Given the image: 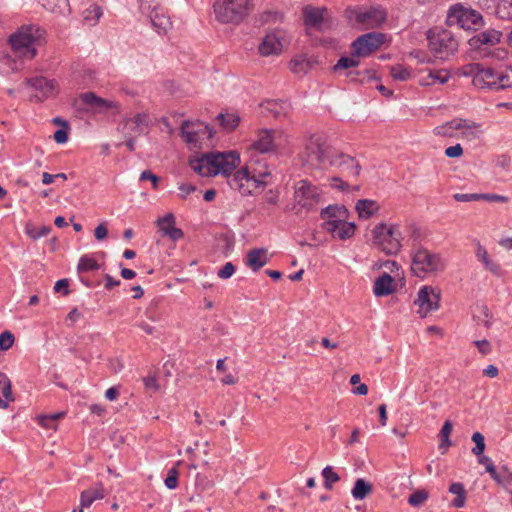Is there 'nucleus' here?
Masks as SVG:
<instances>
[{
  "instance_id": "obj_1",
  "label": "nucleus",
  "mask_w": 512,
  "mask_h": 512,
  "mask_svg": "<svg viewBox=\"0 0 512 512\" xmlns=\"http://www.w3.org/2000/svg\"><path fill=\"white\" fill-rule=\"evenodd\" d=\"M41 32L35 25L22 26L9 36L8 43L19 58L32 60L37 55L34 45L39 41Z\"/></svg>"
},
{
  "instance_id": "obj_2",
  "label": "nucleus",
  "mask_w": 512,
  "mask_h": 512,
  "mask_svg": "<svg viewBox=\"0 0 512 512\" xmlns=\"http://www.w3.org/2000/svg\"><path fill=\"white\" fill-rule=\"evenodd\" d=\"M253 6V0H217L214 12L221 23L239 24L250 14Z\"/></svg>"
},
{
  "instance_id": "obj_3",
  "label": "nucleus",
  "mask_w": 512,
  "mask_h": 512,
  "mask_svg": "<svg viewBox=\"0 0 512 512\" xmlns=\"http://www.w3.org/2000/svg\"><path fill=\"white\" fill-rule=\"evenodd\" d=\"M445 267L446 261L439 253H434L421 246L412 252L411 270L418 277H421L422 274L442 272Z\"/></svg>"
},
{
  "instance_id": "obj_4",
  "label": "nucleus",
  "mask_w": 512,
  "mask_h": 512,
  "mask_svg": "<svg viewBox=\"0 0 512 512\" xmlns=\"http://www.w3.org/2000/svg\"><path fill=\"white\" fill-rule=\"evenodd\" d=\"M334 148L326 146L321 136H311L306 144L301 159L303 164L310 165L314 168L326 169L330 156Z\"/></svg>"
},
{
  "instance_id": "obj_5",
  "label": "nucleus",
  "mask_w": 512,
  "mask_h": 512,
  "mask_svg": "<svg viewBox=\"0 0 512 512\" xmlns=\"http://www.w3.org/2000/svg\"><path fill=\"white\" fill-rule=\"evenodd\" d=\"M373 243L387 255L397 254L401 248V232L396 225L377 224L372 230Z\"/></svg>"
},
{
  "instance_id": "obj_6",
  "label": "nucleus",
  "mask_w": 512,
  "mask_h": 512,
  "mask_svg": "<svg viewBox=\"0 0 512 512\" xmlns=\"http://www.w3.org/2000/svg\"><path fill=\"white\" fill-rule=\"evenodd\" d=\"M429 48L434 57L446 60L453 55L458 49V42L454 38L452 32L448 30H441L435 32L429 30L428 32Z\"/></svg>"
},
{
  "instance_id": "obj_7",
  "label": "nucleus",
  "mask_w": 512,
  "mask_h": 512,
  "mask_svg": "<svg viewBox=\"0 0 512 512\" xmlns=\"http://www.w3.org/2000/svg\"><path fill=\"white\" fill-rule=\"evenodd\" d=\"M464 76L472 77V83L480 89H497L498 70L491 67H484L480 63H471L461 68Z\"/></svg>"
},
{
  "instance_id": "obj_8",
  "label": "nucleus",
  "mask_w": 512,
  "mask_h": 512,
  "mask_svg": "<svg viewBox=\"0 0 512 512\" xmlns=\"http://www.w3.org/2000/svg\"><path fill=\"white\" fill-rule=\"evenodd\" d=\"M447 23L465 30H478L483 25V17L475 10L455 5L448 12Z\"/></svg>"
},
{
  "instance_id": "obj_9",
  "label": "nucleus",
  "mask_w": 512,
  "mask_h": 512,
  "mask_svg": "<svg viewBox=\"0 0 512 512\" xmlns=\"http://www.w3.org/2000/svg\"><path fill=\"white\" fill-rule=\"evenodd\" d=\"M385 41L383 33L370 32L359 36L351 44V55L366 57L380 48Z\"/></svg>"
},
{
  "instance_id": "obj_10",
  "label": "nucleus",
  "mask_w": 512,
  "mask_h": 512,
  "mask_svg": "<svg viewBox=\"0 0 512 512\" xmlns=\"http://www.w3.org/2000/svg\"><path fill=\"white\" fill-rule=\"evenodd\" d=\"M295 199L297 203L309 211L316 209L322 200L321 190L312 185L307 180H301L297 183L295 189Z\"/></svg>"
},
{
  "instance_id": "obj_11",
  "label": "nucleus",
  "mask_w": 512,
  "mask_h": 512,
  "mask_svg": "<svg viewBox=\"0 0 512 512\" xmlns=\"http://www.w3.org/2000/svg\"><path fill=\"white\" fill-rule=\"evenodd\" d=\"M329 166L338 168L345 177L357 178L361 171V165L355 158L336 149L328 160L327 168Z\"/></svg>"
},
{
  "instance_id": "obj_12",
  "label": "nucleus",
  "mask_w": 512,
  "mask_h": 512,
  "mask_svg": "<svg viewBox=\"0 0 512 512\" xmlns=\"http://www.w3.org/2000/svg\"><path fill=\"white\" fill-rule=\"evenodd\" d=\"M440 291L431 286L420 288L414 305L419 307L418 313L421 317H426L428 313L439 308Z\"/></svg>"
},
{
  "instance_id": "obj_13",
  "label": "nucleus",
  "mask_w": 512,
  "mask_h": 512,
  "mask_svg": "<svg viewBox=\"0 0 512 512\" xmlns=\"http://www.w3.org/2000/svg\"><path fill=\"white\" fill-rule=\"evenodd\" d=\"M212 154V162L210 164L213 166L214 170L212 171L215 175L223 174L230 175L236 167L240 164V156L236 151H229L225 153H213Z\"/></svg>"
},
{
  "instance_id": "obj_14",
  "label": "nucleus",
  "mask_w": 512,
  "mask_h": 512,
  "mask_svg": "<svg viewBox=\"0 0 512 512\" xmlns=\"http://www.w3.org/2000/svg\"><path fill=\"white\" fill-rule=\"evenodd\" d=\"M387 14L380 7H370L369 9H358L355 11V20L365 29H373L379 27L385 22Z\"/></svg>"
},
{
  "instance_id": "obj_15",
  "label": "nucleus",
  "mask_w": 512,
  "mask_h": 512,
  "mask_svg": "<svg viewBox=\"0 0 512 512\" xmlns=\"http://www.w3.org/2000/svg\"><path fill=\"white\" fill-rule=\"evenodd\" d=\"M272 175L270 171L265 167L262 169H258L251 165L250 176L249 179H246V187L243 189V196L252 195L253 192L258 188H264L267 185L271 184L270 179Z\"/></svg>"
},
{
  "instance_id": "obj_16",
  "label": "nucleus",
  "mask_w": 512,
  "mask_h": 512,
  "mask_svg": "<svg viewBox=\"0 0 512 512\" xmlns=\"http://www.w3.org/2000/svg\"><path fill=\"white\" fill-rule=\"evenodd\" d=\"M283 33L279 30L267 33L259 44L258 51L262 56L277 55L282 51Z\"/></svg>"
},
{
  "instance_id": "obj_17",
  "label": "nucleus",
  "mask_w": 512,
  "mask_h": 512,
  "mask_svg": "<svg viewBox=\"0 0 512 512\" xmlns=\"http://www.w3.org/2000/svg\"><path fill=\"white\" fill-rule=\"evenodd\" d=\"M322 228L331 233L334 238L346 240L355 234L356 225L353 222H347L346 219L342 222L339 221H324Z\"/></svg>"
},
{
  "instance_id": "obj_18",
  "label": "nucleus",
  "mask_w": 512,
  "mask_h": 512,
  "mask_svg": "<svg viewBox=\"0 0 512 512\" xmlns=\"http://www.w3.org/2000/svg\"><path fill=\"white\" fill-rule=\"evenodd\" d=\"M204 131L208 133L209 139L213 137L212 129L206 124L186 120L181 125V134L187 143H196L200 139L199 134Z\"/></svg>"
},
{
  "instance_id": "obj_19",
  "label": "nucleus",
  "mask_w": 512,
  "mask_h": 512,
  "mask_svg": "<svg viewBox=\"0 0 512 512\" xmlns=\"http://www.w3.org/2000/svg\"><path fill=\"white\" fill-rule=\"evenodd\" d=\"M79 99L83 104L94 109L96 112H105L109 109H118L119 105L117 102L110 101L97 96L94 92H85L79 95Z\"/></svg>"
},
{
  "instance_id": "obj_20",
  "label": "nucleus",
  "mask_w": 512,
  "mask_h": 512,
  "mask_svg": "<svg viewBox=\"0 0 512 512\" xmlns=\"http://www.w3.org/2000/svg\"><path fill=\"white\" fill-rule=\"evenodd\" d=\"M149 125V117L145 113H138L133 118L126 119L121 127V132L124 136L136 137L144 132V129Z\"/></svg>"
},
{
  "instance_id": "obj_21",
  "label": "nucleus",
  "mask_w": 512,
  "mask_h": 512,
  "mask_svg": "<svg viewBox=\"0 0 512 512\" xmlns=\"http://www.w3.org/2000/svg\"><path fill=\"white\" fill-rule=\"evenodd\" d=\"M277 135L280 132L277 130H263L259 133L258 139L252 144V148L259 151L260 153H268L275 151L277 148Z\"/></svg>"
},
{
  "instance_id": "obj_22",
  "label": "nucleus",
  "mask_w": 512,
  "mask_h": 512,
  "mask_svg": "<svg viewBox=\"0 0 512 512\" xmlns=\"http://www.w3.org/2000/svg\"><path fill=\"white\" fill-rule=\"evenodd\" d=\"M28 84L31 85L35 90L38 91L33 97L37 101H42L52 95L54 90L53 81L48 80L45 77H35L27 80Z\"/></svg>"
},
{
  "instance_id": "obj_23",
  "label": "nucleus",
  "mask_w": 512,
  "mask_h": 512,
  "mask_svg": "<svg viewBox=\"0 0 512 512\" xmlns=\"http://www.w3.org/2000/svg\"><path fill=\"white\" fill-rule=\"evenodd\" d=\"M327 11L326 8H317L312 6H306L303 9L304 24L308 27H312L321 30V25L324 20V13Z\"/></svg>"
},
{
  "instance_id": "obj_24",
  "label": "nucleus",
  "mask_w": 512,
  "mask_h": 512,
  "mask_svg": "<svg viewBox=\"0 0 512 512\" xmlns=\"http://www.w3.org/2000/svg\"><path fill=\"white\" fill-rule=\"evenodd\" d=\"M152 26L159 34H165L171 26L169 16L165 15L159 4L153 6V13L148 16Z\"/></svg>"
},
{
  "instance_id": "obj_25",
  "label": "nucleus",
  "mask_w": 512,
  "mask_h": 512,
  "mask_svg": "<svg viewBox=\"0 0 512 512\" xmlns=\"http://www.w3.org/2000/svg\"><path fill=\"white\" fill-rule=\"evenodd\" d=\"M212 161V154L206 153L199 158L190 159L189 165L196 173L201 176H215V174L212 172L214 168L210 164Z\"/></svg>"
},
{
  "instance_id": "obj_26",
  "label": "nucleus",
  "mask_w": 512,
  "mask_h": 512,
  "mask_svg": "<svg viewBox=\"0 0 512 512\" xmlns=\"http://www.w3.org/2000/svg\"><path fill=\"white\" fill-rule=\"evenodd\" d=\"M269 261L267 250L265 248H255L246 255V265L253 271H259Z\"/></svg>"
},
{
  "instance_id": "obj_27",
  "label": "nucleus",
  "mask_w": 512,
  "mask_h": 512,
  "mask_svg": "<svg viewBox=\"0 0 512 512\" xmlns=\"http://www.w3.org/2000/svg\"><path fill=\"white\" fill-rule=\"evenodd\" d=\"M394 290V279L386 272L380 275L374 282L373 292L377 297L390 295Z\"/></svg>"
},
{
  "instance_id": "obj_28",
  "label": "nucleus",
  "mask_w": 512,
  "mask_h": 512,
  "mask_svg": "<svg viewBox=\"0 0 512 512\" xmlns=\"http://www.w3.org/2000/svg\"><path fill=\"white\" fill-rule=\"evenodd\" d=\"M105 497L104 487L101 483L82 491L80 495L81 508L90 507L94 501L103 499Z\"/></svg>"
},
{
  "instance_id": "obj_29",
  "label": "nucleus",
  "mask_w": 512,
  "mask_h": 512,
  "mask_svg": "<svg viewBox=\"0 0 512 512\" xmlns=\"http://www.w3.org/2000/svg\"><path fill=\"white\" fill-rule=\"evenodd\" d=\"M348 210L344 205L334 204L328 205L321 210L320 218L325 221H339L342 222L348 217Z\"/></svg>"
},
{
  "instance_id": "obj_30",
  "label": "nucleus",
  "mask_w": 512,
  "mask_h": 512,
  "mask_svg": "<svg viewBox=\"0 0 512 512\" xmlns=\"http://www.w3.org/2000/svg\"><path fill=\"white\" fill-rule=\"evenodd\" d=\"M251 165H246L241 169L237 170L228 180L229 186L239 191L241 195H243V189L245 188L247 183L246 179H249L250 176Z\"/></svg>"
},
{
  "instance_id": "obj_31",
  "label": "nucleus",
  "mask_w": 512,
  "mask_h": 512,
  "mask_svg": "<svg viewBox=\"0 0 512 512\" xmlns=\"http://www.w3.org/2000/svg\"><path fill=\"white\" fill-rule=\"evenodd\" d=\"M13 400L11 381L4 373H0V407L7 408Z\"/></svg>"
},
{
  "instance_id": "obj_32",
  "label": "nucleus",
  "mask_w": 512,
  "mask_h": 512,
  "mask_svg": "<svg viewBox=\"0 0 512 512\" xmlns=\"http://www.w3.org/2000/svg\"><path fill=\"white\" fill-rule=\"evenodd\" d=\"M355 209L360 218L369 219L378 211L379 206L374 200L360 199L357 201Z\"/></svg>"
},
{
  "instance_id": "obj_33",
  "label": "nucleus",
  "mask_w": 512,
  "mask_h": 512,
  "mask_svg": "<svg viewBox=\"0 0 512 512\" xmlns=\"http://www.w3.org/2000/svg\"><path fill=\"white\" fill-rule=\"evenodd\" d=\"M449 492L455 494L456 497L451 501V506L455 508H462L466 503V490L462 483L454 482L449 486Z\"/></svg>"
},
{
  "instance_id": "obj_34",
  "label": "nucleus",
  "mask_w": 512,
  "mask_h": 512,
  "mask_svg": "<svg viewBox=\"0 0 512 512\" xmlns=\"http://www.w3.org/2000/svg\"><path fill=\"white\" fill-rule=\"evenodd\" d=\"M42 5L46 10L63 16L71 12L69 0H47Z\"/></svg>"
},
{
  "instance_id": "obj_35",
  "label": "nucleus",
  "mask_w": 512,
  "mask_h": 512,
  "mask_svg": "<svg viewBox=\"0 0 512 512\" xmlns=\"http://www.w3.org/2000/svg\"><path fill=\"white\" fill-rule=\"evenodd\" d=\"M265 108L269 111L275 118H281L287 116L290 110V104L287 101H267Z\"/></svg>"
},
{
  "instance_id": "obj_36",
  "label": "nucleus",
  "mask_w": 512,
  "mask_h": 512,
  "mask_svg": "<svg viewBox=\"0 0 512 512\" xmlns=\"http://www.w3.org/2000/svg\"><path fill=\"white\" fill-rule=\"evenodd\" d=\"M372 490V485L368 481L359 478L355 481L351 494L356 500H362L371 494Z\"/></svg>"
},
{
  "instance_id": "obj_37",
  "label": "nucleus",
  "mask_w": 512,
  "mask_h": 512,
  "mask_svg": "<svg viewBox=\"0 0 512 512\" xmlns=\"http://www.w3.org/2000/svg\"><path fill=\"white\" fill-rule=\"evenodd\" d=\"M347 77L350 82L364 83L366 80L371 81L377 79L376 71L372 69H366L364 71H356L347 73Z\"/></svg>"
},
{
  "instance_id": "obj_38",
  "label": "nucleus",
  "mask_w": 512,
  "mask_h": 512,
  "mask_svg": "<svg viewBox=\"0 0 512 512\" xmlns=\"http://www.w3.org/2000/svg\"><path fill=\"white\" fill-rule=\"evenodd\" d=\"M100 268V265L97 263V261L90 257L89 255H83L80 257L78 265H77V272L78 273H84L89 271H95Z\"/></svg>"
},
{
  "instance_id": "obj_39",
  "label": "nucleus",
  "mask_w": 512,
  "mask_h": 512,
  "mask_svg": "<svg viewBox=\"0 0 512 512\" xmlns=\"http://www.w3.org/2000/svg\"><path fill=\"white\" fill-rule=\"evenodd\" d=\"M452 431V423L447 420L444 422L441 430H440V444L439 449L442 450V453H444L450 446L451 441L449 439V436Z\"/></svg>"
},
{
  "instance_id": "obj_40",
  "label": "nucleus",
  "mask_w": 512,
  "mask_h": 512,
  "mask_svg": "<svg viewBox=\"0 0 512 512\" xmlns=\"http://www.w3.org/2000/svg\"><path fill=\"white\" fill-rule=\"evenodd\" d=\"M496 15L503 20H512V0H498Z\"/></svg>"
},
{
  "instance_id": "obj_41",
  "label": "nucleus",
  "mask_w": 512,
  "mask_h": 512,
  "mask_svg": "<svg viewBox=\"0 0 512 512\" xmlns=\"http://www.w3.org/2000/svg\"><path fill=\"white\" fill-rule=\"evenodd\" d=\"M497 81L496 90L512 88V67L506 68L505 71L498 70Z\"/></svg>"
},
{
  "instance_id": "obj_42",
  "label": "nucleus",
  "mask_w": 512,
  "mask_h": 512,
  "mask_svg": "<svg viewBox=\"0 0 512 512\" xmlns=\"http://www.w3.org/2000/svg\"><path fill=\"white\" fill-rule=\"evenodd\" d=\"M217 120L223 128L227 130H234L238 126L240 118L236 114L220 113L217 116Z\"/></svg>"
},
{
  "instance_id": "obj_43",
  "label": "nucleus",
  "mask_w": 512,
  "mask_h": 512,
  "mask_svg": "<svg viewBox=\"0 0 512 512\" xmlns=\"http://www.w3.org/2000/svg\"><path fill=\"white\" fill-rule=\"evenodd\" d=\"M322 476L324 478V487L328 490H331L333 487V483L338 482L340 477L334 472L331 466H326L322 470Z\"/></svg>"
},
{
  "instance_id": "obj_44",
  "label": "nucleus",
  "mask_w": 512,
  "mask_h": 512,
  "mask_svg": "<svg viewBox=\"0 0 512 512\" xmlns=\"http://www.w3.org/2000/svg\"><path fill=\"white\" fill-rule=\"evenodd\" d=\"M471 440L475 443V446L472 448L471 452L475 456H481L485 451V438L482 433L474 432L472 434Z\"/></svg>"
},
{
  "instance_id": "obj_45",
  "label": "nucleus",
  "mask_w": 512,
  "mask_h": 512,
  "mask_svg": "<svg viewBox=\"0 0 512 512\" xmlns=\"http://www.w3.org/2000/svg\"><path fill=\"white\" fill-rule=\"evenodd\" d=\"M390 75L394 80L406 81L411 77V73L408 68L402 65H395L390 68Z\"/></svg>"
},
{
  "instance_id": "obj_46",
  "label": "nucleus",
  "mask_w": 512,
  "mask_h": 512,
  "mask_svg": "<svg viewBox=\"0 0 512 512\" xmlns=\"http://www.w3.org/2000/svg\"><path fill=\"white\" fill-rule=\"evenodd\" d=\"M482 42L485 43V45H495L500 42V39L502 37V32L498 30H486L481 32Z\"/></svg>"
},
{
  "instance_id": "obj_47",
  "label": "nucleus",
  "mask_w": 512,
  "mask_h": 512,
  "mask_svg": "<svg viewBox=\"0 0 512 512\" xmlns=\"http://www.w3.org/2000/svg\"><path fill=\"white\" fill-rule=\"evenodd\" d=\"M352 57H341L337 63L333 66V71H338L341 69H350L353 67H357L360 64V61L358 59Z\"/></svg>"
},
{
  "instance_id": "obj_48",
  "label": "nucleus",
  "mask_w": 512,
  "mask_h": 512,
  "mask_svg": "<svg viewBox=\"0 0 512 512\" xmlns=\"http://www.w3.org/2000/svg\"><path fill=\"white\" fill-rule=\"evenodd\" d=\"M429 497L426 490H417L408 497V503L413 507L421 506Z\"/></svg>"
},
{
  "instance_id": "obj_49",
  "label": "nucleus",
  "mask_w": 512,
  "mask_h": 512,
  "mask_svg": "<svg viewBox=\"0 0 512 512\" xmlns=\"http://www.w3.org/2000/svg\"><path fill=\"white\" fill-rule=\"evenodd\" d=\"M15 341V337L12 332L6 330L0 334V351L9 350Z\"/></svg>"
},
{
  "instance_id": "obj_50",
  "label": "nucleus",
  "mask_w": 512,
  "mask_h": 512,
  "mask_svg": "<svg viewBox=\"0 0 512 512\" xmlns=\"http://www.w3.org/2000/svg\"><path fill=\"white\" fill-rule=\"evenodd\" d=\"M178 477H179V471L177 468L173 467L168 471V475L165 478V486L173 490L178 486Z\"/></svg>"
},
{
  "instance_id": "obj_51",
  "label": "nucleus",
  "mask_w": 512,
  "mask_h": 512,
  "mask_svg": "<svg viewBox=\"0 0 512 512\" xmlns=\"http://www.w3.org/2000/svg\"><path fill=\"white\" fill-rule=\"evenodd\" d=\"M157 224L160 230L165 235V230L175 226V217L172 213L166 214L164 217L158 219Z\"/></svg>"
},
{
  "instance_id": "obj_52",
  "label": "nucleus",
  "mask_w": 512,
  "mask_h": 512,
  "mask_svg": "<svg viewBox=\"0 0 512 512\" xmlns=\"http://www.w3.org/2000/svg\"><path fill=\"white\" fill-rule=\"evenodd\" d=\"M140 180L141 181L149 180V182H151V184H152V188L154 190H157L159 188V183L161 181V178L159 176H157L156 174L152 173L150 170H144L140 174Z\"/></svg>"
},
{
  "instance_id": "obj_53",
  "label": "nucleus",
  "mask_w": 512,
  "mask_h": 512,
  "mask_svg": "<svg viewBox=\"0 0 512 512\" xmlns=\"http://www.w3.org/2000/svg\"><path fill=\"white\" fill-rule=\"evenodd\" d=\"M482 195L480 193H456L453 195V198L457 202H471L482 200Z\"/></svg>"
},
{
  "instance_id": "obj_54",
  "label": "nucleus",
  "mask_w": 512,
  "mask_h": 512,
  "mask_svg": "<svg viewBox=\"0 0 512 512\" xmlns=\"http://www.w3.org/2000/svg\"><path fill=\"white\" fill-rule=\"evenodd\" d=\"M451 126H452V129L454 130H460V129H463V128H477L479 127V125L475 122H472L471 124H468L466 120L462 119V118H454L452 119L451 121H449Z\"/></svg>"
},
{
  "instance_id": "obj_55",
  "label": "nucleus",
  "mask_w": 512,
  "mask_h": 512,
  "mask_svg": "<svg viewBox=\"0 0 512 512\" xmlns=\"http://www.w3.org/2000/svg\"><path fill=\"white\" fill-rule=\"evenodd\" d=\"M429 77L433 79V81H437L441 84H444L450 78L449 72L447 70H438V71H430Z\"/></svg>"
},
{
  "instance_id": "obj_56",
  "label": "nucleus",
  "mask_w": 512,
  "mask_h": 512,
  "mask_svg": "<svg viewBox=\"0 0 512 512\" xmlns=\"http://www.w3.org/2000/svg\"><path fill=\"white\" fill-rule=\"evenodd\" d=\"M453 131H454V129H452V126L449 121L444 123L443 125L435 127V129H434V133L436 135L443 136V137H452Z\"/></svg>"
},
{
  "instance_id": "obj_57",
  "label": "nucleus",
  "mask_w": 512,
  "mask_h": 512,
  "mask_svg": "<svg viewBox=\"0 0 512 512\" xmlns=\"http://www.w3.org/2000/svg\"><path fill=\"white\" fill-rule=\"evenodd\" d=\"M235 272V266L232 262H227L221 269L218 270V277L221 279L230 278Z\"/></svg>"
},
{
  "instance_id": "obj_58",
  "label": "nucleus",
  "mask_w": 512,
  "mask_h": 512,
  "mask_svg": "<svg viewBox=\"0 0 512 512\" xmlns=\"http://www.w3.org/2000/svg\"><path fill=\"white\" fill-rule=\"evenodd\" d=\"M155 4H158L156 0H139V9L142 14L149 16L153 13Z\"/></svg>"
},
{
  "instance_id": "obj_59",
  "label": "nucleus",
  "mask_w": 512,
  "mask_h": 512,
  "mask_svg": "<svg viewBox=\"0 0 512 512\" xmlns=\"http://www.w3.org/2000/svg\"><path fill=\"white\" fill-rule=\"evenodd\" d=\"M307 63L304 59H292L290 61V69L293 73L305 72Z\"/></svg>"
},
{
  "instance_id": "obj_60",
  "label": "nucleus",
  "mask_w": 512,
  "mask_h": 512,
  "mask_svg": "<svg viewBox=\"0 0 512 512\" xmlns=\"http://www.w3.org/2000/svg\"><path fill=\"white\" fill-rule=\"evenodd\" d=\"M463 154V148L460 144L450 146L445 149V155L448 158H458Z\"/></svg>"
},
{
  "instance_id": "obj_61",
  "label": "nucleus",
  "mask_w": 512,
  "mask_h": 512,
  "mask_svg": "<svg viewBox=\"0 0 512 512\" xmlns=\"http://www.w3.org/2000/svg\"><path fill=\"white\" fill-rule=\"evenodd\" d=\"M475 346L478 348L479 352L483 355H487L491 352L492 347L488 340H476L474 341Z\"/></svg>"
},
{
  "instance_id": "obj_62",
  "label": "nucleus",
  "mask_w": 512,
  "mask_h": 512,
  "mask_svg": "<svg viewBox=\"0 0 512 512\" xmlns=\"http://www.w3.org/2000/svg\"><path fill=\"white\" fill-rule=\"evenodd\" d=\"M164 236H168L171 240L177 241L183 238L184 233L180 228L174 226L170 227L169 229H166Z\"/></svg>"
},
{
  "instance_id": "obj_63",
  "label": "nucleus",
  "mask_w": 512,
  "mask_h": 512,
  "mask_svg": "<svg viewBox=\"0 0 512 512\" xmlns=\"http://www.w3.org/2000/svg\"><path fill=\"white\" fill-rule=\"evenodd\" d=\"M54 290H55V292H62L63 295H69L70 294V290H69V281H68V279L64 278V279L58 280L55 283Z\"/></svg>"
},
{
  "instance_id": "obj_64",
  "label": "nucleus",
  "mask_w": 512,
  "mask_h": 512,
  "mask_svg": "<svg viewBox=\"0 0 512 512\" xmlns=\"http://www.w3.org/2000/svg\"><path fill=\"white\" fill-rule=\"evenodd\" d=\"M497 484L502 486L510 494H512V490L509 489V486L512 485V474H507V475L501 474Z\"/></svg>"
}]
</instances>
